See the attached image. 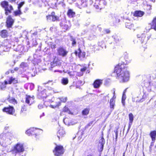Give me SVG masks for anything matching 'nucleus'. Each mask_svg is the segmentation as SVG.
<instances>
[{"label":"nucleus","instance_id":"nucleus-42","mask_svg":"<svg viewBox=\"0 0 156 156\" xmlns=\"http://www.w3.org/2000/svg\"><path fill=\"white\" fill-rule=\"evenodd\" d=\"M26 63L24 62H22L21 63L20 66L21 67L23 68L26 66Z\"/></svg>","mask_w":156,"mask_h":156},{"label":"nucleus","instance_id":"nucleus-6","mask_svg":"<svg viewBox=\"0 0 156 156\" xmlns=\"http://www.w3.org/2000/svg\"><path fill=\"white\" fill-rule=\"evenodd\" d=\"M67 100V98L66 97H62L60 98H57L55 100L56 104L55 105H50V107L52 108H55L57 107L60 105V101H61L63 102H66Z\"/></svg>","mask_w":156,"mask_h":156},{"label":"nucleus","instance_id":"nucleus-34","mask_svg":"<svg viewBox=\"0 0 156 156\" xmlns=\"http://www.w3.org/2000/svg\"><path fill=\"white\" fill-rule=\"evenodd\" d=\"M14 13L15 16H17L18 15L21 14L22 13L20 9H19L17 11H15L14 12Z\"/></svg>","mask_w":156,"mask_h":156},{"label":"nucleus","instance_id":"nucleus-20","mask_svg":"<svg viewBox=\"0 0 156 156\" xmlns=\"http://www.w3.org/2000/svg\"><path fill=\"white\" fill-rule=\"evenodd\" d=\"M65 134V132L62 128H61L58 130L57 133V136L58 137L59 139L60 138L64 136Z\"/></svg>","mask_w":156,"mask_h":156},{"label":"nucleus","instance_id":"nucleus-46","mask_svg":"<svg viewBox=\"0 0 156 156\" xmlns=\"http://www.w3.org/2000/svg\"><path fill=\"white\" fill-rule=\"evenodd\" d=\"M115 137H116V138L117 139V136H118V132L117 131H116L115 132Z\"/></svg>","mask_w":156,"mask_h":156},{"label":"nucleus","instance_id":"nucleus-24","mask_svg":"<svg viewBox=\"0 0 156 156\" xmlns=\"http://www.w3.org/2000/svg\"><path fill=\"white\" fill-rule=\"evenodd\" d=\"M68 16L70 18L73 17L75 15V12L71 9H69L67 12Z\"/></svg>","mask_w":156,"mask_h":156},{"label":"nucleus","instance_id":"nucleus-60","mask_svg":"<svg viewBox=\"0 0 156 156\" xmlns=\"http://www.w3.org/2000/svg\"><path fill=\"white\" fill-rule=\"evenodd\" d=\"M72 0V1H75L76 0Z\"/></svg>","mask_w":156,"mask_h":156},{"label":"nucleus","instance_id":"nucleus-16","mask_svg":"<svg viewBox=\"0 0 156 156\" xmlns=\"http://www.w3.org/2000/svg\"><path fill=\"white\" fill-rule=\"evenodd\" d=\"M34 98L33 96L31 97L30 96L27 95L26 97L25 102L27 103L30 105L34 102Z\"/></svg>","mask_w":156,"mask_h":156},{"label":"nucleus","instance_id":"nucleus-28","mask_svg":"<svg viewBox=\"0 0 156 156\" xmlns=\"http://www.w3.org/2000/svg\"><path fill=\"white\" fill-rule=\"evenodd\" d=\"M102 3H103L104 5H106L107 2L105 0H96L95 2V4H98L100 5H101Z\"/></svg>","mask_w":156,"mask_h":156},{"label":"nucleus","instance_id":"nucleus-25","mask_svg":"<svg viewBox=\"0 0 156 156\" xmlns=\"http://www.w3.org/2000/svg\"><path fill=\"white\" fill-rule=\"evenodd\" d=\"M144 14V12L140 11H136L134 14V15L135 16L141 17Z\"/></svg>","mask_w":156,"mask_h":156},{"label":"nucleus","instance_id":"nucleus-37","mask_svg":"<svg viewBox=\"0 0 156 156\" xmlns=\"http://www.w3.org/2000/svg\"><path fill=\"white\" fill-rule=\"evenodd\" d=\"M9 101L10 103H12L14 104L16 103V100L14 98H12V99H10L9 100Z\"/></svg>","mask_w":156,"mask_h":156},{"label":"nucleus","instance_id":"nucleus-1","mask_svg":"<svg viewBox=\"0 0 156 156\" xmlns=\"http://www.w3.org/2000/svg\"><path fill=\"white\" fill-rule=\"evenodd\" d=\"M115 71L117 74V78L120 82H125L129 81V74L127 68L124 64L119 63L115 67Z\"/></svg>","mask_w":156,"mask_h":156},{"label":"nucleus","instance_id":"nucleus-40","mask_svg":"<svg viewBox=\"0 0 156 156\" xmlns=\"http://www.w3.org/2000/svg\"><path fill=\"white\" fill-rule=\"evenodd\" d=\"M113 37L114 38V39L116 42H117L119 41V38L118 37L114 36Z\"/></svg>","mask_w":156,"mask_h":156},{"label":"nucleus","instance_id":"nucleus-36","mask_svg":"<svg viewBox=\"0 0 156 156\" xmlns=\"http://www.w3.org/2000/svg\"><path fill=\"white\" fill-rule=\"evenodd\" d=\"M139 35H137L138 38H139V40L141 41V43L142 44L144 43L145 44V43L143 42L144 40V38H143L142 39L141 38V35L140 36H139Z\"/></svg>","mask_w":156,"mask_h":156},{"label":"nucleus","instance_id":"nucleus-47","mask_svg":"<svg viewBox=\"0 0 156 156\" xmlns=\"http://www.w3.org/2000/svg\"><path fill=\"white\" fill-rule=\"evenodd\" d=\"M94 121H92L91 122H90L89 123V126H90L92 125V124L93 123Z\"/></svg>","mask_w":156,"mask_h":156},{"label":"nucleus","instance_id":"nucleus-52","mask_svg":"<svg viewBox=\"0 0 156 156\" xmlns=\"http://www.w3.org/2000/svg\"><path fill=\"white\" fill-rule=\"evenodd\" d=\"M96 9H97L99 8V7H98V5H96Z\"/></svg>","mask_w":156,"mask_h":156},{"label":"nucleus","instance_id":"nucleus-38","mask_svg":"<svg viewBox=\"0 0 156 156\" xmlns=\"http://www.w3.org/2000/svg\"><path fill=\"white\" fill-rule=\"evenodd\" d=\"M83 72H81V71L80 72H78L77 73L76 75L78 76H81L83 75Z\"/></svg>","mask_w":156,"mask_h":156},{"label":"nucleus","instance_id":"nucleus-57","mask_svg":"<svg viewBox=\"0 0 156 156\" xmlns=\"http://www.w3.org/2000/svg\"><path fill=\"white\" fill-rule=\"evenodd\" d=\"M55 45H53V47H54V48H55Z\"/></svg>","mask_w":156,"mask_h":156},{"label":"nucleus","instance_id":"nucleus-61","mask_svg":"<svg viewBox=\"0 0 156 156\" xmlns=\"http://www.w3.org/2000/svg\"><path fill=\"white\" fill-rule=\"evenodd\" d=\"M133 42H134V43H135V41H133Z\"/></svg>","mask_w":156,"mask_h":156},{"label":"nucleus","instance_id":"nucleus-29","mask_svg":"<svg viewBox=\"0 0 156 156\" xmlns=\"http://www.w3.org/2000/svg\"><path fill=\"white\" fill-rule=\"evenodd\" d=\"M8 33L7 30H3L1 32V36L2 37H5L7 36Z\"/></svg>","mask_w":156,"mask_h":156},{"label":"nucleus","instance_id":"nucleus-7","mask_svg":"<svg viewBox=\"0 0 156 156\" xmlns=\"http://www.w3.org/2000/svg\"><path fill=\"white\" fill-rule=\"evenodd\" d=\"M2 111L3 112L10 115H12L15 112V110L11 106L4 108Z\"/></svg>","mask_w":156,"mask_h":156},{"label":"nucleus","instance_id":"nucleus-35","mask_svg":"<svg viewBox=\"0 0 156 156\" xmlns=\"http://www.w3.org/2000/svg\"><path fill=\"white\" fill-rule=\"evenodd\" d=\"M126 97L125 94H123L122 98V102L123 106H124L125 105V101L126 99Z\"/></svg>","mask_w":156,"mask_h":156},{"label":"nucleus","instance_id":"nucleus-18","mask_svg":"<svg viewBox=\"0 0 156 156\" xmlns=\"http://www.w3.org/2000/svg\"><path fill=\"white\" fill-rule=\"evenodd\" d=\"M14 22L11 16H9L7 19L6 24L8 27H11Z\"/></svg>","mask_w":156,"mask_h":156},{"label":"nucleus","instance_id":"nucleus-56","mask_svg":"<svg viewBox=\"0 0 156 156\" xmlns=\"http://www.w3.org/2000/svg\"><path fill=\"white\" fill-rule=\"evenodd\" d=\"M9 72H6V74H9Z\"/></svg>","mask_w":156,"mask_h":156},{"label":"nucleus","instance_id":"nucleus-22","mask_svg":"<svg viewBox=\"0 0 156 156\" xmlns=\"http://www.w3.org/2000/svg\"><path fill=\"white\" fill-rule=\"evenodd\" d=\"M79 52L78 54L77 51H75V53L76 55H77L78 56L80 59H82L84 58L85 56V52H82L80 49H79Z\"/></svg>","mask_w":156,"mask_h":156},{"label":"nucleus","instance_id":"nucleus-12","mask_svg":"<svg viewBox=\"0 0 156 156\" xmlns=\"http://www.w3.org/2000/svg\"><path fill=\"white\" fill-rule=\"evenodd\" d=\"M54 12H52L51 14L47 16V20L48 21H55L56 20L58 19L57 16L55 15Z\"/></svg>","mask_w":156,"mask_h":156},{"label":"nucleus","instance_id":"nucleus-19","mask_svg":"<svg viewBox=\"0 0 156 156\" xmlns=\"http://www.w3.org/2000/svg\"><path fill=\"white\" fill-rule=\"evenodd\" d=\"M129 126L128 129V131H129L132 125L133 120H134V116L133 114L132 113H130L129 115Z\"/></svg>","mask_w":156,"mask_h":156},{"label":"nucleus","instance_id":"nucleus-44","mask_svg":"<svg viewBox=\"0 0 156 156\" xmlns=\"http://www.w3.org/2000/svg\"><path fill=\"white\" fill-rule=\"evenodd\" d=\"M76 42L75 41V40H73L72 42V44L73 45H75L76 44Z\"/></svg>","mask_w":156,"mask_h":156},{"label":"nucleus","instance_id":"nucleus-3","mask_svg":"<svg viewBox=\"0 0 156 156\" xmlns=\"http://www.w3.org/2000/svg\"><path fill=\"white\" fill-rule=\"evenodd\" d=\"M24 150L23 144L19 143L14 146L12 151L13 153H17L23 152Z\"/></svg>","mask_w":156,"mask_h":156},{"label":"nucleus","instance_id":"nucleus-45","mask_svg":"<svg viewBox=\"0 0 156 156\" xmlns=\"http://www.w3.org/2000/svg\"><path fill=\"white\" fill-rule=\"evenodd\" d=\"M154 145V144L153 143H151V145L150 146V150L151 151V148H152V146H153Z\"/></svg>","mask_w":156,"mask_h":156},{"label":"nucleus","instance_id":"nucleus-13","mask_svg":"<svg viewBox=\"0 0 156 156\" xmlns=\"http://www.w3.org/2000/svg\"><path fill=\"white\" fill-rule=\"evenodd\" d=\"M113 96L112 98L110 99V107L111 109L113 110L114 109V106L115 105V99L116 96L115 95V89L113 90Z\"/></svg>","mask_w":156,"mask_h":156},{"label":"nucleus","instance_id":"nucleus-9","mask_svg":"<svg viewBox=\"0 0 156 156\" xmlns=\"http://www.w3.org/2000/svg\"><path fill=\"white\" fill-rule=\"evenodd\" d=\"M5 141L8 144L11 143V141L13 137V134L9 132L7 133L5 135Z\"/></svg>","mask_w":156,"mask_h":156},{"label":"nucleus","instance_id":"nucleus-14","mask_svg":"<svg viewBox=\"0 0 156 156\" xmlns=\"http://www.w3.org/2000/svg\"><path fill=\"white\" fill-rule=\"evenodd\" d=\"M57 52L59 55L63 57L66 56L68 53V51L62 48H59Z\"/></svg>","mask_w":156,"mask_h":156},{"label":"nucleus","instance_id":"nucleus-5","mask_svg":"<svg viewBox=\"0 0 156 156\" xmlns=\"http://www.w3.org/2000/svg\"><path fill=\"white\" fill-rule=\"evenodd\" d=\"M17 83V80L15 78L12 77L10 78L8 81L7 80H5V83H2L1 85H0V88L2 90H3L6 87V85L9 84H11L12 83Z\"/></svg>","mask_w":156,"mask_h":156},{"label":"nucleus","instance_id":"nucleus-51","mask_svg":"<svg viewBox=\"0 0 156 156\" xmlns=\"http://www.w3.org/2000/svg\"><path fill=\"white\" fill-rule=\"evenodd\" d=\"M126 89L123 91V94H125V93H126Z\"/></svg>","mask_w":156,"mask_h":156},{"label":"nucleus","instance_id":"nucleus-32","mask_svg":"<svg viewBox=\"0 0 156 156\" xmlns=\"http://www.w3.org/2000/svg\"><path fill=\"white\" fill-rule=\"evenodd\" d=\"M62 83L63 85H66L68 83V80L67 78H63L61 80Z\"/></svg>","mask_w":156,"mask_h":156},{"label":"nucleus","instance_id":"nucleus-53","mask_svg":"<svg viewBox=\"0 0 156 156\" xmlns=\"http://www.w3.org/2000/svg\"><path fill=\"white\" fill-rule=\"evenodd\" d=\"M109 30H108L107 31V33H109Z\"/></svg>","mask_w":156,"mask_h":156},{"label":"nucleus","instance_id":"nucleus-48","mask_svg":"<svg viewBox=\"0 0 156 156\" xmlns=\"http://www.w3.org/2000/svg\"><path fill=\"white\" fill-rule=\"evenodd\" d=\"M143 101V100H142V99H141L140 101H138L137 100L136 101V102H142Z\"/></svg>","mask_w":156,"mask_h":156},{"label":"nucleus","instance_id":"nucleus-33","mask_svg":"<svg viewBox=\"0 0 156 156\" xmlns=\"http://www.w3.org/2000/svg\"><path fill=\"white\" fill-rule=\"evenodd\" d=\"M89 113V109L88 108H85L82 111V114L84 115H87Z\"/></svg>","mask_w":156,"mask_h":156},{"label":"nucleus","instance_id":"nucleus-41","mask_svg":"<svg viewBox=\"0 0 156 156\" xmlns=\"http://www.w3.org/2000/svg\"><path fill=\"white\" fill-rule=\"evenodd\" d=\"M87 69V67H84L83 68L81 69H80V71L81 72H82L83 73V72H84Z\"/></svg>","mask_w":156,"mask_h":156},{"label":"nucleus","instance_id":"nucleus-4","mask_svg":"<svg viewBox=\"0 0 156 156\" xmlns=\"http://www.w3.org/2000/svg\"><path fill=\"white\" fill-rule=\"evenodd\" d=\"M64 152L63 146L60 145H56L53 150L54 154L56 156H60L64 153Z\"/></svg>","mask_w":156,"mask_h":156},{"label":"nucleus","instance_id":"nucleus-43","mask_svg":"<svg viewBox=\"0 0 156 156\" xmlns=\"http://www.w3.org/2000/svg\"><path fill=\"white\" fill-rule=\"evenodd\" d=\"M38 108L40 109H41L42 108H43V105H41V104L39 105H38Z\"/></svg>","mask_w":156,"mask_h":156},{"label":"nucleus","instance_id":"nucleus-54","mask_svg":"<svg viewBox=\"0 0 156 156\" xmlns=\"http://www.w3.org/2000/svg\"><path fill=\"white\" fill-rule=\"evenodd\" d=\"M125 153H124L123 154V156H125Z\"/></svg>","mask_w":156,"mask_h":156},{"label":"nucleus","instance_id":"nucleus-39","mask_svg":"<svg viewBox=\"0 0 156 156\" xmlns=\"http://www.w3.org/2000/svg\"><path fill=\"white\" fill-rule=\"evenodd\" d=\"M24 4V2H21V3H20L19 5H18V9H20V8H21V7Z\"/></svg>","mask_w":156,"mask_h":156},{"label":"nucleus","instance_id":"nucleus-10","mask_svg":"<svg viewBox=\"0 0 156 156\" xmlns=\"http://www.w3.org/2000/svg\"><path fill=\"white\" fill-rule=\"evenodd\" d=\"M105 143L104 139L103 137H101L99 140L98 146V149L100 152H101L103 151Z\"/></svg>","mask_w":156,"mask_h":156},{"label":"nucleus","instance_id":"nucleus-17","mask_svg":"<svg viewBox=\"0 0 156 156\" xmlns=\"http://www.w3.org/2000/svg\"><path fill=\"white\" fill-rule=\"evenodd\" d=\"M151 35L150 34H141V38L142 39L144 38L143 42L145 43V44H146L147 42V41L150 39L151 37Z\"/></svg>","mask_w":156,"mask_h":156},{"label":"nucleus","instance_id":"nucleus-11","mask_svg":"<svg viewBox=\"0 0 156 156\" xmlns=\"http://www.w3.org/2000/svg\"><path fill=\"white\" fill-rule=\"evenodd\" d=\"M41 87H38V90H41ZM49 95L48 94L47 92V90L46 89H43L42 90H40V92L39 93V95L43 98H46Z\"/></svg>","mask_w":156,"mask_h":156},{"label":"nucleus","instance_id":"nucleus-27","mask_svg":"<svg viewBox=\"0 0 156 156\" xmlns=\"http://www.w3.org/2000/svg\"><path fill=\"white\" fill-rule=\"evenodd\" d=\"M152 140L154 141L155 140L156 137V131H154L151 132L150 134Z\"/></svg>","mask_w":156,"mask_h":156},{"label":"nucleus","instance_id":"nucleus-23","mask_svg":"<svg viewBox=\"0 0 156 156\" xmlns=\"http://www.w3.org/2000/svg\"><path fill=\"white\" fill-rule=\"evenodd\" d=\"M125 26L126 27L129 29L130 30H133L134 31L135 30V27H134L133 24L126 22V23Z\"/></svg>","mask_w":156,"mask_h":156},{"label":"nucleus","instance_id":"nucleus-31","mask_svg":"<svg viewBox=\"0 0 156 156\" xmlns=\"http://www.w3.org/2000/svg\"><path fill=\"white\" fill-rule=\"evenodd\" d=\"M151 27L152 29L156 31V17L153 20Z\"/></svg>","mask_w":156,"mask_h":156},{"label":"nucleus","instance_id":"nucleus-62","mask_svg":"<svg viewBox=\"0 0 156 156\" xmlns=\"http://www.w3.org/2000/svg\"><path fill=\"white\" fill-rule=\"evenodd\" d=\"M155 147L156 148V145H155Z\"/></svg>","mask_w":156,"mask_h":156},{"label":"nucleus","instance_id":"nucleus-59","mask_svg":"<svg viewBox=\"0 0 156 156\" xmlns=\"http://www.w3.org/2000/svg\"><path fill=\"white\" fill-rule=\"evenodd\" d=\"M69 73V75H70V76L72 75V74H70Z\"/></svg>","mask_w":156,"mask_h":156},{"label":"nucleus","instance_id":"nucleus-15","mask_svg":"<svg viewBox=\"0 0 156 156\" xmlns=\"http://www.w3.org/2000/svg\"><path fill=\"white\" fill-rule=\"evenodd\" d=\"M102 83L103 80L97 79L94 81L93 85L94 88H98L102 84Z\"/></svg>","mask_w":156,"mask_h":156},{"label":"nucleus","instance_id":"nucleus-50","mask_svg":"<svg viewBox=\"0 0 156 156\" xmlns=\"http://www.w3.org/2000/svg\"><path fill=\"white\" fill-rule=\"evenodd\" d=\"M25 110V108H24L23 107L22 108V109H21V112H23V110Z\"/></svg>","mask_w":156,"mask_h":156},{"label":"nucleus","instance_id":"nucleus-21","mask_svg":"<svg viewBox=\"0 0 156 156\" xmlns=\"http://www.w3.org/2000/svg\"><path fill=\"white\" fill-rule=\"evenodd\" d=\"M10 41L9 40H5L4 41V46L5 47H6V48L4 50L6 51H8L9 50L11 47V45L9 43Z\"/></svg>","mask_w":156,"mask_h":156},{"label":"nucleus","instance_id":"nucleus-26","mask_svg":"<svg viewBox=\"0 0 156 156\" xmlns=\"http://www.w3.org/2000/svg\"><path fill=\"white\" fill-rule=\"evenodd\" d=\"M37 129L34 128H31L30 129H28L26 132V133L30 136L31 134H32L34 132H35L36 130Z\"/></svg>","mask_w":156,"mask_h":156},{"label":"nucleus","instance_id":"nucleus-55","mask_svg":"<svg viewBox=\"0 0 156 156\" xmlns=\"http://www.w3.org/2000/svg\"><path fill=\"white\" fill-rule=\"evenodd\" d=\"M109 94H108L107 96H106V97H108V98H109V96H108Z\"/></svg>","mask_w":156,"mask_h":156},{"label":"nucleus","instance_id":"nucleus-30","mask_svg":"<svg viewBox=\"0 0 156 156\" xmlns=\"http://www.w3.org/2000/svg\"><path fill=\"white\" fill-rule=\"evenodd\" d=\"M63 112H67L68 114H71V112L68 108L66 106H65L63 109L62 111L61 112V115H62Z\"/></svg>","mask_w":156,"mask_h":156},{"label":"nucleus","instance_id":"nucleus-8","mask_svg":"<svg viewBox=\"0 0 156 156\" xmlns=\"http://www.w3.org/2000/svg\"><path fill=\"white\" fill-rule=\"evenodd\" d=\"M58 62L54 61L53 62H51L49 69L50 70L54 71V72H58V70H56V68H58V66H57Z\"/></svg>","mask_w":156,"mask_h":156},{"label":"nucleus","instance_id":"nucleus-58","mask_svg":"<svg viewBox=\"0 0 156 156\" xmlns=\"http://www.w3.org/2000/svg\"><path fill=\"white\" fill-rule=\"evenodd\" d=\"M87 156H92L90 155H87Z\"/></svg>","mask_w":156,"mask_h":156},{"label":"nucleus","instance_id":"nucleus-49","mask_svg":"<svg viewBox=\"0 0 156 156\" xmlns=\"http://www.w3.org/2000/svg\"><path fill=\"white\" fill-rule=\"evenodd\" d=\"M19 68H18V67H16V68H15V69H14V70H15V71H17L18 70Z\"/></svg>","mask_w":156,"mask_h":156},{"label":"nucleus","instance_id":"nucleus-2","mask_svg":"<svg viewBox=\"0 0 156 156\" xmlns=\"http://www.w3.org/2000/svg\"><path fill=\"white\" fill-rule=\"evenodd\" d=\"M1 5L4 8L5 11V14L7 15L9 13H11V12L13 10V8L12 6L10 5H9L8 2L6 1L2 2Z\"/></svg>","mask_w":156,"mask_h":156}]
</instances>
